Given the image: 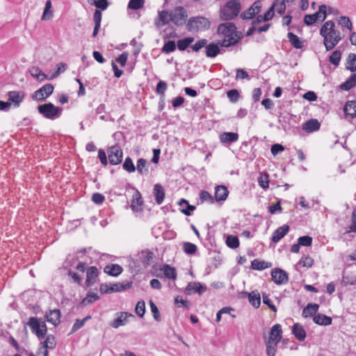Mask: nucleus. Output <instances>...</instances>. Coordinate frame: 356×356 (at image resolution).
Segmentation results:
<instances>
[{
    "mask_svg": "<svg viewBox=\"0 0 356 356\" xmlns=\"http://www.w3.org/2000/svg\"><path fill=\"white\" fill-rule=\"evenodd\" d=\"M334 27V22L328 20L320 29V35L323 38V44L327 51L333 49L341 40V33L335 30Z\"/></svg>",
    "mask_w": 356,
    "mask_h": 356,
    "instance_id": "1",
    "label": "nucleus"
},
{
    "mask_svg": "<svg viewBox=\"0 0 356 356\" xmlns=\"http://www.w3.org/2000/svg\"><path fill=\"white\" fill-rule=\"evenodd\" d=\"M241 8V3L238 0H230L220 9V16L223 20L233 19L238 15Z\"/></svg>",
    "mask_w": 356,
    "mask_h": 356,
    "instance_id": "2",
    "label": "nucleus"
},
{
    "mask_svg": "<svg viewBox=\"0 0 356 356\" xmlns=\"http://www.w3.org/2000/svg\"><path fill=\"white\" fill-rule=\"evenodd\" d=\"M211 26L210 20L202 16L191 17L186 23V29L189 32L206 31Z\"/></svg>",
    "mask_w": 356,
    "mask_h": 356,
    "instance_id": "3",
    "label": "nucleus"
},
{
    "mask_svg": "<svg viewBox=\"0 0 356 356\" xmlns=\"http://www.w3.org/2000/svg\"><path fill=\"white\" fill-rule=\"evenodd\" d=\"M38 113L44 118L54 120L60 118L63 113V108L54 106L49 102L38 106Z\"/></svg>",
    "mask_w": 356,
    "mask_h": 356,
    "instance_id": "4",
    "label": "nucleus"
},
{
    "mask_svg": "<svg viewBox=\"0 0 356 356\" xmlns=\"http://www.w3.org/2000/svg\"><path fill=\"white\" fill-rule=\"evenodd\" d=\"M188 17L186 9L182 6H177L169 14L170 21L177 26L186 24V21Z\"/></svg>",
    "mask_w": 356,
    "mask_h": 356,
    "instance_id": "5",
    "label": "nucleus"
},
{
    "mask_svg": "<svg viewBox=\"0 0 356 356\" xmlns=\"http://www.w3.org/2000/svg\"><path fill=\"white\" fill-rule=\"evenodd\" d=\"M327 17V6L325 4L319 6L317 12L313 15H305L304 17V23L307 26H311L317 21L323 22Z\"/></svg>",
    "mask_w": 356,
    "mask_h": 356,
    "instance_id": "6",
    "label": "nucleus"
},
{
    "mask_svg": "<svg viewBox=\"0 0 356 356\" xmlns=\"http://www.w3.org/2000/svg\"><path fill=\"white\" fill-rule=\"evenodd\" d=\"M107 154L110 164L115 165L122 163L123 152L118 145H115L108 147Z\"/></svg>",
    "mask_w": 356,
    "mask_h": 356,
    "instance_id": "7",
    "label": "nucleus"
},
{
    "mask_svg": "<svg viewBox=\"0 0 356 356\" xmlns=\"http://www.w3.org/2000/svg\"><path fill=\"white\" fill-rule=\"evenodd\" d=\"M153 255L154 254L152 251L148 250H142L135 256L136 258L132 259L131 263L135 268H140V265L147 267L149 265V261L152 259Z\"/></svg>",
    "mask_w": 356,
    "mask_h": 356,
    "instance_id": "8",
    "label": "nucleus"
},
{
    "mask_svg": "<svg viewBox=\"0 0 356 356\" xmlns=\"http://www.w3.org/2000/svg\"><path fill=\"white\" fill-rule=\"evenodd\" d=\"M54 89V87L51 83H46L34 92L32 99L38 102H42L53 93Z\"/></svg>",
    "mask_w": 356,
    "mask_h": 356,
    "instance_id": "9",
    "label": "nucleus"
},
{
    "mask_svg": "<svg viewBox=\"0 0 356 356\" xmlns=\"http://www.w3.org/2000/svg\"><path fill=\"white\" fill-rule=\"evenodd\" d=\"M134 317L133 314L127 312H119L115 314V318L110 322L109 325L113 328H118L128 323V318Z\"/></svg>",
    "mask_w": 356,
    "mask_h": 356,
    "instance_id": "10",
    "label": "nucleus"
},
{
    "mask_svg": "<svg viewBox=\"0 0 356 356\" xmlns=\"http://www.w3.org/2000/svg\"><path fill=\"white\" fill-rule=\"evenodd\" d=\"M272 280L277 285L285 284L289 282L288 273L279 268H275L271 270Z\"/></svg>",
    "mask_w": 356,
    "mask_h": 356,
    "instance_id": "11",
    "label": "nucleus"
},
{
    "mask_svg": "<svg viewBox=\"0 0 356 356\" xmlns=\"http://www.w3.org/2000/svg\"><path fill=\"white\" fill-rule=\"evenodd\" d=\"M207 290V287L205 284H201L197 282H191L188 284L184 289V293L186 295H191L193 293H197L199 295L203 294Z\"/></svg>",
    "mask_w": 356,
    "mask_h": 356,
    "instance_id": "12",
    "label": "nucleus"
},
{
    "mask_svg": "<svg viewBox=\"0 0 356 356\" xmlns=\"http://www.w3.org/2000/svg\"><path fill=\"white\" fill-rule=\"evenodd\" d=\"M241 38L242 33L236 31V33H234V34H230L229 36H224V39L219 41V44L221 47L228 48L236 45Z\"/></svg>",
    "mask_w": 356,
    "mask_h": 356,
    "instance_id": "13",
    "label": "nucleus"
},
{
    "mask_svg": "<svg viewBox=\"0 0 356 356\" xmlns=\"http://www.w3.org/2000/svg\"><path fill=\"white\" fill-rule=\"evenodd\" d=\"M8 101L7 102H10V105L13 104L14 107L17 108L20 106L21 103L23 102L25 94L23 91H9L7 93Z\"/></svg>",
    "mask_w": 356,
    "mask_h": 356,
    "instance_id": "14",
    "label": "nucleus"
},
{
    "mask_svg": "<svg viewBox=\"0 0 356 356\" xmlns=\"http://www.w3.org/2000/svg\"><path fill=\"white\" fill-rule=\"evenodd\" d=\"M41 318L37 317H30L26 325H29L33 334H35L39 339H42V333L40 330Z\"/></svg>",
    "mask_w": 356,
    "mask_h": 356,
    "instance_id": "15",
    "label": "nucleus"
},
{
    "mask_svg": "<svg viewBox=\"0 0 356 356\" xmlns=\"http://www.w3.org/2000/svg\"><path fill=\"white\" fill-rule=\"evenodd\" d=\"M217 33L222 36H229L236 33V26L232 22L222 23L218 26Z\"/></svg>",
    "mask_w": 356,
    "mask_h": 356,
    "instance_id": "16",
    "label": "nucleus"
},
{
    "mask_svg": "<svg viewBox=\"0 0 356 356\" xmlns=\"http://www.w3.org/2000/svg\"><path fill=\"white\" fill-rule=\"evenodd\" d=\"M220 47L219 42L218 43L207 42L206 46H204L206 56L211 58L216 57L218 54L222 53Z\"/></svg>",
    "mask_w": 356,
    "mask_h": 356,
    "instance_id": "17",
    "label": "nucleus"
},
{
    "mask_svg": "<svg viewBox=\"0 0 356 356\" xmlns=\"http://www.w3.org/2000/svg\"><path fill=\"white\" fill-rule=\"evenodd\" d=\"M99 275L98 269L96 266H90L86 270V287H90L92 286L95 282L96 278Z\"/></svg>",
    "mask_w": 356,
    "mask_h": 356,
    "instance_id": "18",
    "label": "nucleus"
},
{
    "mask_svg": "<svg viewBox=\"0 0 356 356\" xmlns=\"http://www.w3.org/2000/svg\"><path fill=\"white\" fill-rule=\"evenodd\" d=\"M243 295L248 298L250 304L257 309L261 305V296L258 291H252L251 292L244 291Z\"/></svg>",
    "mask_w": 356,
    "mask_h": 356,
    "instance_id": "19",
    "label": "nucleus"
},
{
    "mask_svg": "<svg viewBox=\"0 0 356 356\" xmlns=\"http://www.w3.org/2000/svg\"><path fill=\"white\" fill-rule=\"evenodd\" d=\"M143 200L141 194L138 190H136L132 197L131 208L133 210V211L139 212L143 210Z\"/></svg>",
    "mask_w": 356,
    "mask_h": 356,
    "instance_id": "20",
    "label": "nucleus"
},
{
    "mask_svg": "<svg viewBox=\"0 0 356 356\" xmlns=\"http://www.w3.org/2000/svg\"><path fill=\"white\" fill-rule=\"evenodd\" d=\"M289 229L290 228L288 225H283L278 227L273 232L271 241L273 243L279 242L289 232Z\"/></svg>",
    "mask_w": 356,
    "mask_h": 356,
    "instance_id": "21",
    "label": "nucleus"
},
{
    "mask_svg": "<svg viewBox=\"0 0 356 356\" xmlns=\"http://www.w3.org/2000/svg\"><path fill=\"white\" fill-rule=\"evenodd\" d=\"M45 318L49 323L53 324L54 326L58 325L60 323V310L55 309L53 310H49L48 312H47L45 314Z\"/></svg>",
    "mask_w": 356,
    "mask_h": 356,
    "instance_id": "22",
    "label": "nucleus"
},
{
    "mask_svg": "<svg viewBox=\"0 0 356 356\" xmlns=\"http://www.w3.org/2000/svg\"><path fill=\"white\" fill-rule=\"evenodd\" d=\"M229 194L227 188L223 185H218L215 187L214 198L216 202L225 201Z\"/></svg>",
    "mask_w": 356,
    "mask_h": 356,
    "instance_id": "23",
    "label": "nucleus"
},
{
    "mask_svg": "<svg viewBox=\"0 0 356 356\" xmlns=\"http://www.w3.org/2000/svg\"><path fill=\"white\" fill-rule=\"evenodd\" d=\"M343 112L346 118L352 119L356 118V100L348 101L343 106Z\"/></svg>",
    "mask_w": 356,
    "mask_h": 356,
    "instance_id": "24",
    "label": "nucleus"
},
{
    "mask_svg": "<svg viewBox=\"0 0 356 356\" xmlns=\"http://www.w3.org/2000/svg\"><path fill=\"white\" fill-rule=\"evenodd\" d=\"M321 124L316 119H310L302 124V129L307 133H312L320 129Z\"/></svg>",
    "mask_w": 356,
    "mask_h": 356,
    "instance_id": "25",
    "label": "nucleus"
},
{
    "mask_svg": "<svg viewBox=\"0 0 356 356\" xmlns=\"http://www.w3.org/2000/svg\"><path fill=\"white\" fill-rule=\"evenodd\" d=\"M292 333L300 341H303L307 336L306 331L300 323H294L292 327Z\"/></svg>",
    "mask_w": 356,
    "mask_h": 356,
    "instance_id": "26",
    "label": "nucleus"
},
{
    "mask_svg": "<svg viewBox=\"0 0 356 356\" xmlns=\"http://www.w3.org/2000/svg\"><path fill=\"white\" fill-rule=\"evenodd\" d=\"M153 194H154L156 202L158 204H161L163 203L164 197H165V191L161 184H156L154 186Z\"/></svg>",
    "mask_w": 356,
    "mask_h": 356,
    "instance_id": "27",
    "label": "nucleus"
},
{
    "mask_svg": "<svg viewBox=\"0 0 356 356\" xmlns=\"http://www.w3.org/2000/svg\"><path fill=\"white\" fill-rule=\"evenodd\" d=\"M282 326L280 324H275L272 327L270 330V336L268 339L272 338L273 339H274L273 341V343L277 344L282 339Z\"/></svg>",
    "mask_w": 356,
    "mask_h": 356,
    "instance_id": "28",
    "label": "nucleus"
},
{
    "mask_svg": "<svg viewBox=\"0 0 356 356\" xmlns=\"http://www.w3.org/2000/svg\"><path fill=\"white\" fill-rule=\"evenodd\" d=\"M313 321L319 325H330L332 323L331 317L323 314H317L313 317Z\"/></svg>",
    "mask_w": 356,
    "mask_h": 356,
    "instance_id": "29",
    "label": "nucleus"
},
{
    "mask_svg": "<svg viewBox=\"0 0 356 356\" xmlns=\"http://www.w3.org/2000/svg\"><path fill=\"white\" fill-rule=\"evenodd\" d=\"M238 138V134L234 132H224L220 136L222 143L230 144L236 142Z\"/></svg>",
    "mask_w": 356,
    "mask_h": 356,
    "instance_id": "30",
    "label": "nucleus"
},
{
    "mask_svg": "<svg viewBox=\"0 0 356 356\" xmlns=\"http://www.w3.org/2000/svg\"><path fill=\"white\" fill-rule=\"evenodd\" d=\"M272 263L255 259L251 261V268L253 270H262L270 268Z\"/></svg>",
    "mask_w": 356,
    "mask_h": 356,
    "instance_id": "31",
    "label": "nucleus"
},
{
    "mask_svg": "<svg viewBox=\"0 0 356 356\" xmlns=\"http://www.w3.org/2000/svg\"><path fill=\"white\" fill-rule=\"evenodd\" d=\"M122 267L118 264H111L105 266L104 271L109 275L117 277L122 273Z\"/></svg>",
    "mask_w": 356,
    "mask_h": 356,
    "instance_id": "32",
    "label": "nucleus"
},
{
    "mask_svg": "<svg viewBox=\"0 0 356 356\" xmlns=\"http://www.w3.org/2000/svg\"><path fill=\"white\" fill-rule=\"evenodd\" d=\"M319 308V305L316 303H309L306 307L303 309L302 316L305 318L308 316H314Z\"/></svg>",
    "mask_w": 356,
    "mask_h": 356,
    "instance_id": "33",
    "label": "nucleus"
},
{
    "mask_svg": "<svg viewBox=\"0 0 356 356\" xmlns=\"http://www.w3.org/2000/svg\"><path fill=\"white\" fill-rule=\"evenodd\" d=\"M136 168L138 173L140 175H147L149 173L148 163L147 160L143 158L138 159Z\"/></svg>",
    "mask_w": 356,
    "mask_h": 356,
    "instance_id": "34",
    "label": "nucleus"
},
{
    "mask_svg": "<svg viewBox=\"0 0 356 356\" xmlns=\"http://www.w3.org/2000/svg\"><path fill=\"white\" fill-rule=\"evenodd\" d=\"M178 204L181 207L184 204L186 205L185 208L180 209V211L187 216H191L192 212L196 209L195 206L191 205L184 198L179 201Z\"/></svg>",
    "mask_w": 356,
    "mask_h": 356,
    "instance_id": "35",
    "label": "nucleus"
},
{
    "mask_svg": "<svg viewBox=\"0 0 356 356\" xmlns=\"http://www.w3.org/2000/svg\"><path fill=\"white\" fill-rule=\"evenodd\" d=\"M356 85V74H352L345 82L339 85V88L341 90H349Z\"/></svg>",
    "mask_w": 356,
    "mask_h": 356,
    "instance_id": "36",
    "label": "nucleus"
},
{
    "mask_svg": "<svg viewBox=\"0 0 356 356\" xmlns=\"http://www.w3.org/2000/svg\"><path fill=\"white\" fill-rule=\"evenodd\" d=\"M132 286V282H118L111 284V291L113 292H121L130 289Z\"/></svg>",
    "mask_w": 356,
    "mask_h": 356,
    "instance_id": "37",
    "label": "nucleus"
},
{
    "mask_svg": "<svg viewBox=\"0 0 356 356\" xmlns=\"http://www.w3.org/2000/svg\"><path fill=\"white\" fill-rule=\"evenodd\" d=\"M194 38L187 37L183 39H180L177 42V48L179 51L186 50L190 45L193 42Z\"/></svg>",
    "mask_w": 356,
    "mask_h": 356,
    "instance_id": "38",
    "label": "nucleus"
},
{
    "mask_svg": "<svg viewBox=\"0 0 356 356\" xmlns=\"http://www.w3.org/2000/svg\"><path fill=\"white\" fill-rule=\"evenodd\" d=\"M289 41L291 42L292 46L296 49H301L303 47V43L300 39L294 33L289 32L287 34Z\"/></svg>",
    "mask_w": 356,
    "mask_h": 356,
    "instance_id": "39",
    "label": "nucleus"
},
{
    "mask_svg": "<svg viewBox=\"0 0 356 356\" xmlns=\"http://www.w3.org/2000/svg\"><path fill=\"white\" fill-rule=\"evenodd\" d=\"M164 275L168 279L175 280L177 278L176 269L168 264H164L162 268Z\"/></svg>",
    "mask_w": 356,
    "mask_h": 356,
    "instance_id": "40",
    "label": "nucleus"
},
{
    "mask_svg": "<svg viewBox=\"0 0 356 356\" xmlns=\"http://www.w3.org/2000/svg\"><path fill=\"white\" fill-rule=\"evenodd\" d=\"M100 298L99 296L95 293H91L88 292L86 295V297H85L79 304V306L81 305H87L92 304L95 300H99Z\"/></svg>",
    "mask_w": 356,
    "mask_h": 356,
    "instance_id": "41",
    "label": "nucleus"
},
{
    "mask_svg": "<svg viewBox=\"0 0 356 356\" xmlns=\"http://www.w3.org/2000/svg\"><path fill=\"white\" fill-rule=\"evenodd\" d=\"M167 88L168 85L164 81L160 80L156 84V92L160 95V99L162 102L164 101L165 92Z\"/></svg>",
    "mask_w": 356,
    "mask_h": 356,
    "instance_id": "42",
    "label": "nucleus"
},
{
    "mask_svg": "<svg viewBox=\"0 0 356 356\" xmlns=\"http://www.w3.org/2000/svg\"><path fill=\"white\" fill-rule=\"evenodd\" d=\"M346 68L352 72L356 71V54L350 53L347 58V63Z\"/></svg>",
    "mask_w": 356,
    "mask_h": 356,
    "instance_id": "43",
    "label": "nucleus"
},
{
    "mask_svg": "<svg viewBox=\"0 0 356 356\" xmlns=\"http://www.w3.org/2000/svg\"><path fill=\"white\" fill-rule=\"evenodd\" d=\"M225 243L226 245L232 249H236L240 245L238 238L234 235H228L226 238Z\"/></svg>",
    "mask_w": 356,
    "mask_h": 356,
    "instance_id": "44",
    "label": "nucleus"
},
{
    "mask_svg": "<svg viewBox=\"0 0 356 356\" xmlns=\"http://www.w3.org/2000/svg\"><path fill=\"white\" fill-rule=\"evenodd\" d=\"M273 340L274 339H273L271 338V339H268L267 340L265 341V343H266V353H267L268 356H275V355L277 344L275 343V345H274V343H273Z\"/></svg>",
    "mask_w": 356,
    "mask_h": 356,
    "instance_id": "45",
    "label": "nucleus"
},
{
    "mask_svg": "<svg viewBox=\"0 0 356 356\" xmlns=\"http://www.w3.org/2000/svg\"><path fill=\"white\" fill-rule=\"evenodd\" d=\"M122 168L129 173L134 172L136 170V166L129 156L127 157L122 164Z\"/></svg>",
    "mask_w": 356,
    "mask_h": 356,
    "instance_id": "46",
    "label": "nucleus"
},
{
    "mask_svg": "<svg viewBox=\"0 0 356 356\" xmlns=\"http://www.w3.org/2000/svg\"><path fill=\"white\" fill-rule=\"evenodd\" d=\"M176 49V43L173 40H168L165 42L161 51L165 54H170Z\"/></svg>",
    "mask_w": 356,
    "mask_h": 356,
    "instance_id": "47",
    "label": "nucleus"
},
{
    "mask_svg": "<svg viewBox=\"0 0 356 356\" xmlns=\"http://www.w3.org/2000/svg\"><path fill=\"white\" fill-rule=\"evenodd\" d=\"M273 6H274V9H276L278 14L282 15L286 10V3H284L282 0H274L273 3Z\"/></svg>",
    "mask_w": 356,
    "mask_h": 356,
    "instance_id": "48",
    "label": "nucleus"
},
{
    "mask_svg": "<svg viewBox=\"0 0 356 356\" xmlns=\"http://www.w3.org/2000/svg\"><path fill=\"white\" fill-rule=\"evenodd\" d=\"M90 318H91L90 316H87L86 317L83 318L81 320L76 319L72 325L71 333H74V332H76L79 329H80L85 325L86 322L88 320H89Z\"/></svg>",
    "mask_w": 356,
    "mask_h": 356,
    "instance_id": "49",
    "label": "nucleus"
},
{
    "mask_svg": "<svg viewBox=\"0 0 356 356\" xmlns=\"http://www.w3.org/2000/svg\"><path fill=\"white\" fill-rule=\"evenodd\" d=\"M341 58V52L339 50L334 51L329 58V61L335 66H338Z\"/></svg>",
    "mask_w": 356,
    "mask_h": 356,
    "instance_id": "50",
    "label": "nucleus"
},
{
    "mask_svg": "<svg viewBox=\"0 0 356 356\" xmlns=\"http://www.w3.org/2000/svg\"><path fill=\"white\" fill-rule=\"evenodd\" d=\"M145 0H129L128 8L134 10L141 9L144 6Z\"/></svg>",
    "mask_w": 356,
    "mask_h": 356,
    "instance_id": "51",
    "label": "nucleus"
},
{
    "mask_svg": "<svg viewBox=\"0 0 356 356\" xmlns=\"http://www.w3.org/2000/svg\"><path fill=\"white\" fill-rule=\"evenodd\" d=\"M183 250L185 253L191 255L197 251V246L194 243L184 242L183 243Z\"/></svg>",
    "mask_w": 356,
    "mask_h": 356,
    "instance_id": "52",
    "label": "nucleus"
},
{
    "mask_svg": "<svg viewBox=\"0 0 356 356\" xmlns=\"http://www.w3.org/2000/svg\"><path fill=\"white\" fill-rule=\"evenodd\" d=\"M268 175L267 173H262L258 178L259 185L264 189H266L269 186Z\"/></svg>",
    "mask_w": 356,
    "mask_h": 356,
    "instance_id": "53",
    "label": "nucleus"
},
{
    "mask_svg": "<svg viewBox=\"0 0 356 356\" xmlns=\"http://www.w3.org/2000/svg\"><path fill=\"white\" fill-rule=\"evenodd\" d=\"M135 312L140 317L143 318L145 314V303L144 300H140L137 302Z\"/></svg>",
    "mask_w": 356,
    "mask_h": 356,
    "instance_id": "54",
    "label": "nucleus"
},
{
    "mask_svg": "<svg viewBox=\"0 0 356 356\" xmlns=\"http://www.w3.org/2000/svg\"><path fill=\"white\" fill-rule=\"evenodd\" d=\"M227 96L231 102L236 103L240 98V93L236 89H232L227 92Z\"/></svg>",
    "mask_w": 356,
    "mask_h": 356,
    "instance_id": "55",
    "label": "nucleus"
},
{
    "mask_svg": "<svg viewBox=\"0 0 356 356\" xmlns=\"http://www.w3.org/2000/svg\"><path fill=\"white\" fill-rule=\"evenodd\" d=\"M208 40L205 38L200 39L197 40L194 44H191V49L195 51L198 52L201 49L204 47L207 43Z\"/></svg>",
    "mask_w": 356,
    "mask_h": 356,
    "instance_id": "56",
    "label": "nucleus"
},
{
    "mask_svg": "<svg viewBox=\"0 0 356 356\" xmlns=\"http://www.w3.org/2000/svg\"><path fill=\"white\" fill-rule=\"evenodd\" d=\"M298 264L302 267L310 268L314 264V259L309 256H304L300 259Z\"/></svg>",
    "mask_w": 356,
    "mask_h": 356,
    "instance_id": "57",
    "label": "nucleus"
},
{
    "mask_svg": "<svg viewBox=\"0 0 356 356\" xmlns=\"http://www.w3.org/2000/svg\"><path fill=\"white\" fill-rule=\"evenodd\" d=\"M51 8V2L50 0H47L45 3L44 10L42 13V19H45L46 18H51L53 16Z\"/></svg>",
    "mask_w": 356,
    "mask_h": 356,
    "instance_id": "58",
    "label": "nucleus"
},
{
    "mask_svg": "<svg viewBox=\"0 0 356 356\" xmlns=\"http://www.w3.org/2000/svg\"><path fill=\"white\" fill-rule=\"evenodd\" d=\"M149 305L151 308V312L153 314L154 318L156 321L159 322L161 321L160 312L156 307V305L154 303V302L151 300L149 301Z\"/></svg>",
    "mask_w": 356,
    "mask_h": 356,
    "instance_id": "59",
    "label": "nucleus"
},
{
    "mask_svg": "<svg viewBox=\"0 0 356 356\" xmlns=\"http://www.w3.org/2000/svg\"><path fill=\"white\" fill-rule=\"evenodd\" d=\"M78 257L69 254L63 263V268L67 270L72 268L76 260Z\"/></svg>",
    "mask_w": 356,
    "mask_h": 356,
    "instance_id": "60",
    "label": "nucleus"
},
{
    "mask_svg": "<svg viewBox=\"0 0 356 356\" xmlns=\"http://www.w3.org/2000/svg\"><path fill=\"white\" fill-rule=\"evenodd\" d=\"M200 199L202 202H207L210 204L213 203V198L212 195L207 191H201L200 193Z\"/></svg>",
    "mask_w": 356,
    "mask_h": 356,
    "instance_id": "61",
    "label": "nucleus"
},
{
    "mask_svg": "<svg viewBox=\"0 0 356 356\" xmlns=\"http://www.w3.org/2000/svg\"><path fill=\"white\" fill-rule=\"evenodd\" d=\"M339 24L342 26L346 27L350 31H351L353 29V24L348 17H340Z\"/></svg>",
    "mask_w": 356,
    "mask_h": 356,
    "instance_id": "62",
    "label": "nucleus"
},
{
    "mask_svg": "<svg viewBox=\"0 0 356 356\" xmlns=\"http://www.w3.org/2000/svg\"><path fill=\"white\" fill-rule=\"evenodd\" d=\"M312 237L309 236H303L298 238V241L299 243V245L309 247L311 246L312 244Z\"/></svg>",
    "mask_w": 356,
    "mask_h": 356,
    "instance_id": "63",
    "label": "nucleus"
},
{
    "mask_svg": "<svg viewBox=\"0 0 356 356\" xmlns=\"http://www.w3.org/2000/svg\"><path fill=\"white\" fill-rule=\"evenodd\" d=\"M291 117V115L289 114L279 116L278 122L282 125L284 130H286L288 127Z\"/></svg>",
    "mask_w": 356,
    "mask_h": 356,
    "instance_id": "64",
    "label": "nucleus"
}]
</instances>
